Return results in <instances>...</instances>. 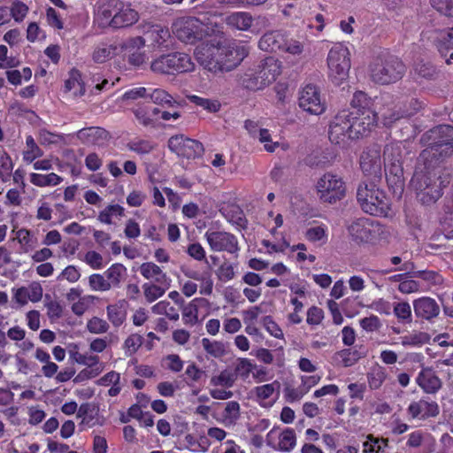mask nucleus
<instances>
[{
    "mask_svg": "<svg viewBox=\"0 0 453 453\" xmlns=\"http://www.w3.org/2000/svg\"><path fill=\"white\" fill-rule=\"evenodd\" d=\"M421 142L426 148L418 157L411 184L422 203L432 204L441 196L442 188L449 182L442 177L440 164L453 154V127H435L422 135Z\"/></svg>",
    "mask_w": 453,
    "mask_h": 453,
    "instance_id": "f257e3e1",
    "label": "nucleus"
},
{
    "mask_svg": "<svg viewBox=\"0 0 453 453\" xmlns=\"http://www.w3.org/2000/svg\"><path fill=\"white\" fill-rule=\"evenodd\" d=\"M248 54L246 46L237 45L229 40L211 39L195 50V57L200 65L214 73L233 70Z\"/></svg>",
    "mask_w": 453,
    "mask_h": 453,
    "instance_id": "f03ea898",
    "label": "nucleus"
},
{
    "mask_svg": "<svg viewBox=\"0 0 453 453\" xmlns=\"http://www.w3.org/2000/svg\"><path fill=\"white\" fill-rule=\"evenodd\" d=\"M377 115H335L330 123L328 137L342 148L365 135L373 127Z\"/></svg>",
    "mask_w": 453,
    "mask_h": 453,
    "instance_id": "7ed1b4c3",
    "label": "nucleus"
},
{
    "mask_svg": "<svg viewBox=\"0 0 453 453\" xmlns=\"http://www.w3.org/2000/svg\"><path fill=\"white\" fill-rule=\"evenodd\" d=\"M357 203L370 215L388 217L391 203L385 192L373 182H362L357 191Z\"/></svg>",
    "mask_w": 453,
    "mask_h": 453,
    "instance_id": "20e7f679",
    "label": "nucleus"
},
{
    "mask_svg": "<svg viewBox=\"0 0 453 453\" xmlns=\"http://www.w3.org/2000/svg\"><path fill=\"white\" fill-rule=\"evenodd\" d=\"M406 72L402 60L391 55L375 58L369 65L368 74L371 80L378 84L388 85L401 80Z\"/></svg>",
    "mask_w": 453,
    "mask_h": 453,
    "instance_id": "39448f33",
    "label": "nucleus"
},
{
    "mask_svg": "<svg viewBox=\"0 0 453 453\" xmlns=\"http://www.w3.org/2000/svg\"><path fill=\"white\" fill-rule=\"evenodd\" d=\"M281 71V62L273 57H267L255 70L249 71L242 76V83L250 90L263 89L275 81Z\"/></svg>",
    "mask_w": 453,
    "mask_h": 453,
    "instance_id": "423d86ee",
    "label": "nucleus"
},
{
    "mask_svg": "<svg viewBox=\"0 0 453 453\" xmlns=\"http://www.w3.org/2000/svg\"><path fill=\"white\" fill-rule=\"evenodd\" d=\"M348 231L355 242L372 245L387 242L390 235L387 226L367 218L354 220L349 226Z\"/></svg>",
    "mask_w": 453,
    "mask_h": 453,
    "instance_id": "0eeeda50",
    "label": "nucleus"
},
{
    "mask_svg": "<svg viewBox=\"0 0 453 453\" xmlns=\"http://www.w3.org/2000/svg\"><path fill=\"white\" fill-rule=\"evenodd\" d=\"M328 77L335 85L342 84L349 78L351 66L350 52L342 43L334 45L326 58Z\"/></svg>",
    "mask_w": 453,
    "mask_h": 453,
    "instance_id": "6e6552de",
    "label": "nucleus"
},
{
    "mask_svg": "<svg viewBox=\"0 0 453 453\" xmlns=\"http://www.w3.org/2000/svg\"><path fill=\"white\" fill-rule=\"evenodd\" d=\"M173 32L179 40L185 43H194L214 32L211 23H204L201 19L195 17H181L173 24Z\"/></svg>",
    "mask_w": 453,
    "mask_h": 453,
    "instance_id": "1a4fd4ad",
    "label": "nucleus"
},
{
    "mask_svg": "<svg viewBox=\"0 0 453 453\" xmlns=\"http://www.w3.org/2000/svg\"><path fill=\"white\" fill-rule=\"evenodd\" d=\"M195 64L189 55L180 52L162 55L150 64L153 73L162 74H174L192 72Z\"/></svg>",
    "mask_w": 453,
    "mask_h": 453,
    "instance_id": "9d476101",
    "label": "nucleus"
},
{
    "mask_svg": "<svg viewBox=\"0 0 453 453\" xmlns=\"http://www.w3.org/2000/svg\"><path fill=\"white\" fill-rule=\"evenodd\" d=\"M402 143H393L388 145L384 150L386 161V180L388 186L402 192L403 187V168L401 160Z\"/></svg>",
    "mask_w": 453,
    "mask_h": 453,
    "instance_id": "9b49d317",
    "label": "nucleus"
},
{
    "mask_svg": "<svg viewBox=\"0 0 453 453\" xmlns=\"http://www.w3.org/2000/svg\"><path fill=\"white\" fill-rule=\"evenodd\" d=\"M316 191L322 202L334 203L345 196L346 187L340 176L326 173L318 180Z\"/></svg>",
    "mask_w": 453,
    "mask_h": 453,
    "instance_id": "f8f14e48",
    "label": "nucleus"
},
{
    "mask_svg": "<svg viewBox=\"0 0 453 453\" xmlns=\"http://www.w3.org/2000/svg\"><path fill=\"white\" fill-rule=\"evenodd\" d=\"M204 238L211 251L226 252L234 257L238 256L240 246L234 234L226 231L208 229L204 234Z\"/></svg>",
    "mask_w": 453,
    "mask_h": 453,
    "instance_id": "ddd939ff",
    "label": "nucleus"
},
{
    "mask_svg": "<svg viewBox=\"0 0 453 453\" xmlns=\"http://www.w3.org/2000/svg\"><path fill=\"white\" fill-rule=\"evenodd\" d=\"M266 445L274 450L290 452L296 446V434L293 428L286 427L282 430L272 428L265 436Z\"/></svg>",
    "mask_w": 453,
    "mask_h": 453,
    "instance_id": "4468645a",
    "label": "nucleus"
},
{
    "mask_svg": "<svg viewBox=\"0 0 453 453\" xmlns=\"http://www.w3.org/2000/svg\"><path fill=\"white\" fill-rule=\"evenodd\" d=\"M299 107L308 113H324L326 110L320 98V92L313 84L305 85L299 93Z\"/></svg>",
    "mask_w": 453,
    "mask_h": 453,
    "instance_id": "2eb2a0df",
    "label": "nucleus"
},
{
    "mask_svg": "<svg viewBox=\"0 0 453 453\" xmlns=\"http://www.w3.org/2000/svg\"><path fill=\"white\" fill-rule=\"evenodd\" d=\"M168 148L179 157L187 158L198 157L203 151L201 142L182 134L172 136L168 141Z\"/></svg>",
    "mask_w": 453,
    "mask_h": 453,
    "instance_id": "dca6fc26",
    "label": "nucleus"
},
{
    "mask_svg": "<svg viewBox=\"0 0 453 453\" xmlns=\"http://www.w3.org/2000/svg\"><path fill=\"white\" fill-rule=\"evenodd\" d=\"M380 148L378 145L367 148L361 155L360 167L365 175L379 176L381 173Z\"/></svg>",
    "mask_w": 453,
    "mask_h": 453,
    "instance_id": "f3484780",
    "label": "nucleus"
},
{
    "mask_svg": "<svg viewBox=\"0 0 453 453\" xmlns=\"http://www.w3.org/2000/svg\"><path fill=\"white\" fill-rule=\"evenodd\" d=\"M407 412L412 419L425 420L436 417L440 413V408L436 402L422 398L411 402Z\"/></svg>",
    "mask_w": 453,
    "mask_h": 453,
    "instance_id": "a211bd4d",
    "label": "nucleus"
},
{
    "mask_svg": "<svg viewBox=\"0 0 453 453\" xmlns=\"http://www.w3.org/2000/svg\"><path fill=\"white\" fill-rule=\"evenodd\" d=\"M120 7V0H99L95 11V21L102 27H111Z\"/></svg>",
    "mask_w": 453,
    "mask_h": 453,
    "instance_id": "6ab92c4d",
    "label": "nucleus"
},
{
    "mask_svg": "<svg viewBox=\"0 0 453 453\" xmlns=\"http://www.w3.org/2000/svg\"><path fill=\"white\" fill-rule=\"evenodd\" d=\"M280 383L273 381L269 384H264L254 388L251 391L255 400L265 408L272 407L279 394Z\"/></svg>",
    "mask_w": 453,
    "mask_h": 453,
    "instance_id": "aec40b11",
    "label": "nucleus"
},
{
    "mask_svg": "<svg viewBox=\"0 0 453 453\" xmlns=\"http://www.w3.org/2000/svg\"><path fill=\"white\" fill-rule=\"evenodd\" d=\"M413 309L417 318L426 320H431L440 313V307L436 301L428 296L415 299Z\"/></svg>",
    "mask_w": 453,
    "mask_h": 453,
    "instance_id": "412c9836",
    "label": "nucleus"
},
{
    "mask_svg": "<svg viewBox=\"0 0 453 453\" xmlns=\"http://www.w3.org/2000/svg\"><path fill=\"white\" fill-rule=\"evenodd\" d=\"M142 31L147 40L151 42L153 48H162L166 46L170 38L168 28L157 24L146 23L142 25Z\"/></svg>",
    "mask_w": 453,
    "mask_h": 453,
    "instance_id": "4be33fe9",
    "label": "nucleus"
},
{
    "mask_svg": "<svg viewBox=\"0 0 453 453\" xmlns=\"http://www.w3.org/2000/svg\"><path fill=\"white\" fill-rule=\"evenodd\" d=\"M139 273L147 282L172 283L171 278L160 266L153 262H144L139 267Z\"/></svg>",
    "mask_w": 453,
    "mask_h": 453,
    "instance_id": "5701e85b",
    "label": "nucleus"
},
{
    "mask_svg": "<svg viewBox=\"0 0 453 453\" xmlns=\"http://www.w3.org/2000/svg\"><path fill=\"white\" fill-rule=\"evenodd\" d=\"M146 39L141 36L131 38L127 42V50L129 51L128 63L134 66H141L146 63L148 57L144 51H141L145 45Z\"/></svg>",
    "mask_w": 453,
    "mask_h": 453,
    "instance_id": "b1692460",
    "label": "nucleus"
},
{
    "mask_svg": "<svg viewBox=\"0 0 453 453\" xmlns=\"http://www.w3.org/2000/svg\"><path fill=\"white\" fill-rule=\"evenodd\" d=\"M285 34L280 30H273L266 32L262 35L258 42V47L261 50L266 52L280 53L284 42Z\"/></svg>",
    "mask_w": 453,
    "mask_h": 453,
    "instance_id": "393cba45",
    "label": "nucleus"
},
{
    "mask_svg": "<svg viewBox=\"0 0 453 453\" xmlns=\"http://www.w3.org/2000/svg\"><path fill=\"white\" fill-rule=\"evenodd\" d=\"M417 384L426 394H434L441 388V381L435 373L428 369H422L416 378Z\"/></svg>",
    "mask_w": 453,
    "mask_h": 453,
    "instance_id": "a878e982",
    "label": "nucleus"
},
{
    "mask_svg": "<svg viewBox=\"0 0 453 453\" xmlns=\"http://www.w3.org/2000/svg\"><path fill=\"white\" fill-rule=\"evenodd\" d=\"M42 286L37 282H34L27 288L22 287L18 288L14 294V299L20 305L27 304L28 301L37 303L42 299Z\"/></svg>",
    "mask_w": 453,
    "mask_h": 453,
    "instance_id": "bb28decb",
    "label": "nucleus"
},
{
    "mask_svg": "<svg viewBox=\"0 0 453 453\" xmlns=\"http://www.w3.org/2000/svg\"><path fill=\"white\" fill-rule=\"evenodd\" d=\"M379 104L378 98H371L366 93L363 91H357L354 93L350 101V107L357 112L364 113L365 111L376 113L378 110L377 104Z\"/></svg>",
    "mask_w": 453,
    "mask_h": 453,
    "instance_id": "cd10ccee",
    "label": "nucleus"
},
{
    "mask_svg": "<svg viewBox=\"0 0 453 453\" xmlns=\"http://www.w3.org/2000/svg\"><path fill=\"white\" fill-rule=\"evenodd\" d=\"M184 275L189 280L199 282V293L203 296H211L213 292V279L209 271L199 273L195 270L188 269L183 272Z\"/></svg>",
    "mask_w": 453,
    "mask_h": 453,
    "instance_id": "c85d7f7f",
    "label": "nucleus"
},
{
    "mask_svg": "<svg viewBox=\"0 0 453 453\" xmlns=\"http://www.w3.org/2000/svg\"><path fill=\"white\" fill-rule=\"evenodd\" d=\"M120 10H118L116 17L113 18V21L111 27L121 28L131 26L138 21L139 15L136 11L132 9L129 5L124 4L121 1Z\"/></svg>",
    "mask_w": 453,
    "mask_h": 453,
    "instance_id": "c756f323",
    "label": "nucleus"
},
{
    "mask_svg": "<svg viewBox=\"0 0 453 453\" xmlns=\"http://www.w3.org/2000/svg\"><path fill=\"white\" fill-rule=\"evenodd\" d=\"M150 100L162 106L172 108H181L185 104V100H176L168 92L161 88H155L148 92Z\"/></svg>",
    "mask_w": 453,
    "mask_h": 453,
    "instance_id": "7c9ffc66",
    "label": "nucleus"
},
{
    "mask_svg": "<svg viewBox=\"0 0 453 453\" xmlns=\"http://www.w3.org/2000/svg\"><path fill=\"white\" fill-rule=\"evenodd\" d=\"M226 24L240 31L249 30L253 23V18L250 13L246 12H236L227 15L225 18Z\"/></svg>",
    "mask_w": 453,
    "mask_h": 453,
    "instance_id": "2f4dec72",
    "label": "nucleus"
},
{
    "mask_svg": "<svg viewBox=\"0 0 453 453\" xmlns=\"http://www.w3.org/2000/svg\"><path fill=\"white\" fill-rule=\"evenodd\" d=\"M433 40L441 55L446 58L447 55L444 52L453 49V27L435 30L433 35Z\"/></svg>",
    "mask_w": 453,
    "mask_h": 453,
    "instance_id": "473e14b6",
    "label": "nucleus"
},
{
    "mask_svg": "<svg viewBox=\"0 0 453 453\" xmlns=\"http://www.w3.org/2000/svg\"><path fill=\"white\" fill-rule=\"evenodd\" d=\"M170 287V283L145 282L142 286V290L145 301L151 303L162 297Z\"/></svg>",
    "mask_w": 453,
    "mask_h": 453,
    "instance_id": "72a5a7b5",
    "label": "nucleus"
},
{
    "mask_svg": "<svg viewBox=\"0 0 453 453\" xmlns=\"http://www.w3.org/2000/svg\"><path fill=\"white\" fill-rule=\"evenodd\" d=\"M305 51V42L298 38L285 34L284 42L280 53L294 58H301Z\"/></svg>",
    "mask_w": 453,
    "mask_h": 453,
    "instance_id": "f704fd0d",
    "label": "nucleus"
},
{
    "mask_svg": "<svg viewBox=\"0 0 453 453\" xmlns=\"http://www.w3.org/2000/svg\"><path fill=\"white\" fill-rule=\"evenodd\" d=\"M96 384L103 387H111L107 391V395L110 396H117L121 391L120 373L111 371L99 378L96 380Z\"/></svg>",
    "mask_w": 453,
    "mask_h": 453,
    "instance_id": "c9c22d12",
    "label": "nucleus"
},
{
    "mask_svg": "<svg viewBox=\"0 0 453 453\" xmlns=\"http://www.w3.org/2000/svg\"><path fill=\"white\" fill-rule=\"evenodd\" d=\"M65 92L72 97H79L85 95L86 86L81 79L79 72H73L65 82Z\"/></svg>",
    "mask_w": 453,
    "mask_h": 453,
    "instance_id": "e433bc0d",
    "label": "nucleus"
},
{
    "mask_svg": "<svg viewBox=\"0 0 453 453\" xmlns=\"http://www.w3.org/2000/svg\"><path fill=\"white\" fill-rule=\"evenodd\" d=\"M224 218L231 224L238 226H245L246 219L240 206L236 204H227L220 210Z\"/></svg>",
    "mask_w": 453,
    "mask_h": 453,
    "instance_id": "4c0bfd02",
    "label": "nucleus"
},
{
    "mask_svg": "<svg viewBox=\"0 0 453 453\" xmlns=\"http://www.w3.org/2000/svg\"><path fill=\"white\" fill-rule=\"evenodd\" d=\"M104 275L107 278L111 288H119L121 282L127 276V268L119 263L111 265L105 272Z\"/></svg>",
    "mask_w": 453,
    "mask_h": 453,
    "instance_id": "58836bf2",
    "label": "nucleus"
},
{
    "mask_svg": "<svg viewBox=\"0 0 453 453\" xmlns=\"http://www.w3.org/2000/svg\"><path fill=\"white\" fill-rule=\"evenodd\" d=\"M15 239L20 245L23 253H28L34 250L37 246V239L32 232L26 228H20L15 233Z\"/></svg>",
    "mask_w": 453,
    "mask_h": 453,
    "instance_id": "ea45409f",
    "label": "nucleus"
},
{
    "mask_svg": "<svg viewBox=\"0 0 453 453\" xmlns=\"http://www.w3.org/2000/svg\"><path fill=\"white\" fill-rule=\"evenodd\" d=\"M413 74L415 79H425L426 81H434L437 79L439 72L436 67L429 63L420 61L413 66Z\"/></svg>",
    "mask_w": 453,
    "mask_h": 453,
    "instance_id": "a19ab883",
    "label": "nucleus"
},
{
    "mask_svg": "<svg viewBox=\"0 0 453 453\" xmlns=\"http://www.w3.org/2000/svg\"><path fill=\"white\" fill-rule=\"evenodd\" d=\"M62 180L63 179L54 173L49 174L32 173L29 174V181L40 188L54 187L60 184Z\"/></svg>",
    "mask_w": 453,
    "mask_h": 453,
    "instance_id": "79ce46f5",
    "label": "nucleus"
},
{
    "mask_svg": "<svg viewBox=\"0 0 453 453\" xmlns=\"http://www.w3.org/2000/svg\"><path fill=\"white\" fill-rule=\"evenodd\" d=\"M125 209L119 204L107 205L98 214V220L104 224L111 225L114 219H120L124 216Z\"/></svg>",
    "mask_w": 453,
    "mask_h": 453,
    "instance_id": "37998d69",
    "label": "nucleus"
},
{
    "mask_svg": "<svg viewBox=\"0 0 453 453\" xmlns=\"http://www.w3.org/2000/svg\"><path fill=\"white\" fill-rule=\"evenodd\" d=\"M236 380V374L233 371L226 369L211 378L210 385L212 387H220L230 388Z\"/></svg>",
    "mask_w": 453,
    "mask_h": 453,
    "instance_id": "c03bdc74",
    "label": "nucleus"
},
{
    "mask_svg": "<svg viewBox=\"0 0 453 453\" xmlns=\"http://www.w3.org/2000/svg\"><path fill=\"white\" fill-rule=\"evenodd\" d=\"M113 85L114 82H110L100 74L92 75L87 82V87L92 95H98L103 91H107Z\"/></svg>",
    "mask_w": 453,
    "mask_h": 453,
    "instance_id": "a18cd8bd",
    "label": "nucleus"
},
{
    "mask_svg": "<svg viewBox=\"0 0 453 453\" xmlns=\"http://www.w3.org/2000/svg\"><path fill=\"white\" fill-rule=\"evenodd\" d=\"M222 422L226 426L235 425L237 420L240 418V404L235 401H229L226 403L224 411L222 412Z\"/></svg>",
    "mask_w": 453,
    "mask_h": 453,
    "instance_id": "49530a36",
    "label": "nucleus"
},
{
    "mask_svg": "<svg viewBox=\"0 0 453 453\" xmlns=\"http://www.w3.org/2000/svg\"><path fill=\"white\" fill-rule=\"evenodd\" d=\"M188 99L203 111L209 112H218L220 111L221 104L217 99L204 98L196 95L188 96Z\"/></svg>",
    "mask_w": 453,
    "mask_h": 453,
    "instance_id": "de8ad7c7",
    "label": "nucleus"
},
{
    "mask_svg": "<svg viewBox=\"0 0 453 453\" xmlns=\"http://www.w3.org/2000/svg\"><path fill=\"white\" fill-rule=\"evenodd\" d=\"M116 47L108 44H99L95 48L92 58L96 63H105L116 55Z\"/></svg>",
    "mask_w": 453,
    "mask_h": 453,
    "instance_id": "09e8293b",
    "label": "nucleus"
},
{
    "mask_svg": "<svg viewBox=\"0 0 453 453\" xmlns=\"http://www.w3.org/2000/svg\"><path fill=\"white\" fill-rule=\"evenodd\" d=\"M388 440L368 435L363 443L364 453H387Z\"/></svg>",
    "mask_w": 453,
    "mask_h": 453,
    "instance_id": "8fccbe9b",
    "label": "nucleus"
},
{
    "mask_svg": "<svg viewBox=\"0 0 453 453\" xmlns=\"http://www.w3.org/2000/svg\"><path fill=\"white\" fill-rule=\"evenodd\" d=\"M153 313L157 315H165L171 320L179 319V311L168 301L163 300L151 307Z\"/></svg>",
    "mask_w": 453,
    "mask_h": 453,
    "instance_id": "3c124183",
    "label": "nucleus"
},
{
    "mask_svg": "<svg viewBox=\"0 0 453 453\" xmlns=\"http://www.w3.org/2000/svg\"><path fill=\"white\" fill-rule=\"evenodd\" d=\"M429 340L428 334L423 332L412 331L401 337V343L403 347H419Z\"/></svg>",
    "mask_w": 453,
    "mask_h": 453,
    "instance_id": "603ef678",
    "label": "nucleus"
},
{
    "mask_svg": "<svg viewBox=\"0 0 453 453\" xmlns=\"http://www.w3.org/2000/svg\"><path fill=\"white\" fill-rule=\"evenodd\" d=\"M387 378V372L383 366L377 365L372 368L367 375L369 387L372 389L380 388Z\"/></svg>",
    "mask_w": 453,
    "mask_h": 453,
    "instance_id": "864d4df0",
    "label": "nucleus"
},
{
    "mask_svg": "<svg viewBox=\"0 0 453 453\" xmlns=\"http://www.w3.org/2000/svg\"><path fill=\"white\" fill-rule=\"evenodd\" d=\"M305 237L311 242L326 243L327 241V227L325 225L311 226L307 229Z\"/></svg>",
    "mask_w": 453,
    "mask_h": 453,
    "instance_id": "5fc2aeb1",
    "label": "nucleus"
},
{
    "mask_svg": "<svg viewBox=\"0 0 453 453\" xmlns=\"http://www.w3.org/2000/svg\"><path fill=\"white\" fill-rule=\"evenodd\" d=\"M254 371V363L249 358H238L234 365V372L236 378L240 377L243 380H246L250 373Z\"/></svg>",
    "mask_w": 453,
    "mask_h": 453,
    "instance_id": "6e6d98bb",
    "label": "nucleus"
},
{
    "mask_svg": "<svg viewBox=\"0 0 453 453\" xmlns=\"http://www.w3.org/2000/svg\"><path fill=\"white\" fill-rule=\"evenodd\" d=\"M88 286L91 290L97 292H105L111 289L104 273H94L88 277Z\"/></svg>",
    "mask_w": 453,
    "mask_h": 453,
    "instance_id": "4d7b16f0",
    "label": "nucleus"
},
{
    "mask_svg": "<svg viewBox=\"0 0 453 453\" xmlns=\"http://www.w3.org/2000/svg\"><path fill=\"white\" fill-rule=\"evenodd\" d=\"M395 316L399 321L411 323L412 321L411 307L407 302L396 303L393 309Z\"/></svg>",
    "mask_w": 453,
    "mask_h": 453,
    "instance_id": "13d9d810",
    "label": "nucleus"
},
{
    "mask_svg": "<svg viewBox=\"0 0 453 453\" xmlns=\"http://www.w3.org/2000/svg\"><path fill=\"white\" fill-rule=\"evenodd\" d=\"M96 299V297L91 295L83 296L72 304V311L77 316L83 315Z\"/></svg>",
    "mask_w": 453,
    "mask_h": 453,
    "instance_id": "bf43d9fd",
    "label": "nucleus"
},
{
    "mask_svg": "<svg viewBox=\"0 0 453 453\" xmlns=\"http://www.w3.org/2000/svg\"><path fill=\"white\" fill-rule=\"evenodd\" d=\"M83 261L93 270H100L104 268L107 261H105L101 254L95 250H89L84 255Z\"/></svg>",
    "mask_w": 453,
    "mask_h": 453,
    "instance_id": "052dcab7",
    "label": "nucleus"
},
{
    "mask_svg": "<svg viewBox=\"0 0 453 453\" xmlns=\"http://www.w3.org/2000/svg\"><path fill=\"white\" fill-rule=\"evenodd\" d=\"M142 337L138 334L129 335L124 342L123 349L127 356L134 354L142 344Z\"/></svg>",
    "mask_w": 453,
    "mask_h": 453,
    "instance_id": "680f3d73",
    "label": "nucleus"
},
{
    "mask_svg": "<svg viewBox=\"0 0 453 453\" xmlns=\"http://www.w3.org/2000/svg\"><path fill=\"white\" fill-rule=\"evenodd\" d=\"M28 6L20 1L13 2L10 10L12 17L18 23H20L24 20L28 13Z\"/></svg>",
    "mask_w": 453,
    "mask_h": 453,
    "instance_id": "e2e57ef3",
    "label": "nucleus"
},
{
    "mask_svg": "<svg viewBox=\"0 0 453 453\" xmlns=\"http://www.w3.org/2000/svg\"><path fill=\"white\" fill-rule=\"evenodd\" d=\"M107 316L115 326L122 325L126 318L124 311L117 304L107 306Z\"/></svg>",
    "mask_w": 453,
    "mask_h": 453,
    "instance_id": "0e129e2a",
    "label": "nucleus"
},
{
    "mask_svg": "<svg viewBox=\"0 0 453 453\" xmlns=\"http://www.w3.org/2000/svg\"><path fill=\"white\" fill-rule=\"evenodd\" d=\"M87 329L92 334H104L109 329L108 323L100 318L93 317L87 322Z\"/></svg>",
    "mask_w": 453,
    "mask_h": 453,
    "instance_id": "69168bd1",
    "label": "nucleus"
},
{
    "mask_svg": "<svg viewBox=\"0 0 453 453\" xmlns=\"http://www.w3.org/2000/svg\"><path fill=\"white\" fill-rule=\"evenodd\" d=\"M257 137L259 142L264 144V148L267 152H274L275 150L280 146L277 142H273L271 139V134L269 130L265 128H260Z\"/></svg>",
    "mask_w": 453,
    "mask_h": 453,
    "instance_id": "338daca9",
    "label": "nucleus"
},
{
    "mask_svg": "<svg viewBox=\"0 0 453 453\" xmlns=\"http://www.w3.org/2000/svg\"><path fill=\"white\" fill-rule=\"evenodd\" d=\"M432 5L440 13L453 17V0H432Z\"/></svg>",
    "mask_w": 453,
    "mask_h": 453,
    "instance_id": "774afa93",
    "label": "nucleus"
}]
</instances>
